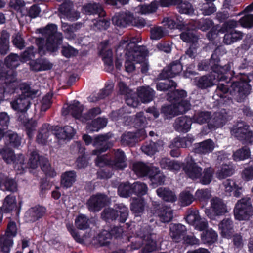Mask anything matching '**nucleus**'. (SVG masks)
<instances>
[{
	"label": "nucleus",
	"mask_w": 253,
	"mask_h": 253,
	"mask_svg": "<svg viewBox=\"0 0 253 253\" xmlns=\"http://www.w3.org/2000/svg\"><path fill=\"white\" fill-rule=\"evenodd\" d=\"M219 60L216 54L213 53L210 60V65L212 72L210 74L194 79V83L196 86L201 89L211 87L220 81L225 80L229 72L232 63H228L224 66L219 64Z\"/></svg>",
	"instance_id": "nucleus-1"
},
{
	"label": "nucleus",
	"mask_w": 253,
	"mask_h": 253,
	"mask_svg": "<svg viewBox=\"0 0 253 253\" xmlns=\"http://www.w3.org/2000/svg\"><path fill=\"white\" fill-rule=\"evenodd\" d=\"M21 62L19 56L11 53L5 59V64L8 70L4 69L0 64V93L3 96L14 92L17 83H16V73L14 69L18 67Z\"/></svg>",
	"instance_id": "nucleus-2"
},
{
	"label": "nucleus",
	"mask_w": 253,
	"mask_h": 253,
	"mask_svg": "<svg viewBox=\"0 0 253 253\" xmlns=\"http://www.w3.org/2000/svg\"><path fill=\"white\" fill-rule=\"evenodd\" d=\"M44 38H38L36 43L41 55H44L46 51H56L63 42V35L57 31V26L55 24H49L43 28L37 30Z\"/></svg>",
	"instance_id": "nucleus-3"
},
{
	"label": "nucleus",
	"mask_w": 253,
	"mask_h": 253,
	"mask_svg": "<svg viewBox=\"0 0 253 253\" xmlns=\"http://www.w3.org/2000/svg\"><path fill=\"white\" fill-rule=\"evenodd\" d=\"M187 96L184 90H175L168 93V99L174 103L170 105L164 106L162 113L166 118H171L179 114L183 113L190 108V103L183 99Z\"/></svg>",
	"instance_id": "nucleus-4"
},
{
	"label": "nucleus",
	"mask_w": 253,
	"mask_h": 253,
	"mask_svg": "<svg viewBox=\"0 0 253 253\" xmlns=\"http://www.w3.org/2000/svg\"><path fill=\"white\" fill-rule=\"evenodd\" d=\"M119 88L122 93L125 94V100L128 106L133 108L137 107L139 104L138 97L143 103L152 101L154 97L155 91L149 86H141L137 88V95L129 89L123 82L119 83Z\"/></svg>",
	"instance_id": "nucleus-5"
},
{
	"label": "nucleus",
	"mask_w": 253,
	"mask_h": 253,
	"mask_svg": "<svg viewBox=\"0 0 253 253\" xmlns=\"http://www.w3.org/2000/svg\"><path fill=\"white\" fill-rule=\"evenodd\" d=\"M138 39H131L126 46V61L125 64L126 71L128 73L133 72L135 67L133 62H140L147 55L148 50L145 46H137L139 42Z\"/></svg>",
	"instance_id": "nucleus-6"
},
{
	"label": "nucleus",
	"mask_w": 253,
	"mask_h": 253,
	"mask_svg": "<svg viewBox=\"0 0 253 253\" xmlns=\"http://www.w3.org/2000/svg\"><path fill=\"white\" fill-rule=\"evenodd\" d=\"M110 138L111 134L110 133L99 135L94 138L93 145L96 149L92 151V154L97 156L95 160V163L96 166L99 167H109L111 164L110 154L109 153L101 154L109 148Z\"/></svg>",
	"instance_id": "nucleus-7"
},
{
	"label": "nucleus",
	"mask_w": 253,
	"mask_h": 253,
	"mask_svg": "<svg viewBox=\"0 0 253 253\" xmlns=\"http://www.w3.org/2000/svg\"><path fill=\"white\" fill-rule=\"evenodd\" d=\"M22 94L14 98L11 102V108L15 111L26 112L31 105V100L37 94V91L31 90L30 86L26 84L20 85Z\"/></svg>",
	"instance_id": "nucleus-8"
},
{
	"label": "nucleus",
	"mask_w": 253,
	"mask_h": 253,
	"mask_svg": "<svg viewBox=\"0 0 253 253\" xmlns=\"http://www.w3.org/2000/svg\"><path fill=\"white\" fill-rule=\"evenodd\" d=\"M193 119L194 122L199 124L208 123L211 129L223 126L227 120L224 111L221 113H215L211 117L209 112H197L194 114Z\"/></svg>",
	"instance_id": "nucleus-9"
},
{
	"label": "nucleus",
	"mask_w": 253,
	"mask_h": 253,
	"mask_svg": "<svg viewBox=\"0 0 253 253\" xmlns=\"http://www.w3.org/2000/svg\"><path fill=\"white\" fill-rule=\"evenodd\" d=\"M132 169L138 176L148 175L153 184L160 185L164 183L165 176L156 168H150L144 163L136 162L133 164Z\"/></svg>",
	"instance_id": "nucleus-10"
},
{
	"label": "nucleus",
	"mask_w": 253,
	"mask_h": 253,
	"mask_svg": "<svg viewBox=\"0 0 253 253\" xmlns=\"http://www.w3.org/2000/svg\"><path fill=\"white\" fill-rule=\"evenodd\" d=\"M146 113L147 114L144 116H143V114L141 112L137 114L135 119L132 121V123L134 124L136 127H141L135 133L137 141L144 139L146 137V131L144 129V128L146 127V124L147 123L146 118L148 119L150 118L151 119L152 116H153V119H156L158 118L159 115L158 111L155 108L148 109Z\"/></svg>",
	"instance_id": "nucleus-11"
},
{
	"label": "nucleus",
	"mask_w": 253,
	"mask_h": 253,
	"mask_svg": "<svg viewBox=\"0 0 253 253\" xmlns=\"http://www.w3.org/2000/svg\"><path fill=\"white\" fill-rule=\"evenodd\" d=\"M238 24L239 22L237 21L229 20L224 23L222 27L218 30V33H226L223 39V42L225 44H231L243 38L244 34L242 32L232 29L237 27Z\"/></svg>",
	"instance_id": "nucleus-12"
},
{
	"label": "nucleus",
	"mask_w": 253,
	"mask_h": 253,
	"mask_svg": "<svg viewBox=\"0 0 253 253\" xmlns=\"http://www.w3.org/2000/svg\"><path fill=\"white\" fill-rule=\"evenodd\" d=\"M28 165L32 169L37 168L40 165L41 169L46 176L51 177L56 176V172L51 167L48 160L44 157L40 156L36 150L30 153Z\"/></svg>",
	"instance_id": "nucleus-13"
},
{
	"label": "nucleus",
	"mask_w": 253,
	"mask_h": 253,
	"mask_svg": "<svg viewBox=\"0 0 253 253\" xmlns=\"http://www.w3.org/2000/svg\"><path fill=\"white\" fill-rule=\"evenodd\" d=\"M18 231L16 223L13 221L8 222L4 234L0 236V251L3 253H9L13 244V238Z\"/></svg>",
	"instance_id": "nucleus-14"
},
{
	"label": "nucleus",
	"mask_w": 253,
	"mask_h": 253,
	"mask_svg": "<svg viewBox=\"0 0 253 253\" xmlns=\"http://www.w3.org/2000/svg\"><path fill=\"white\" fill-rule=\"evenodd\" d=\"M3 160L7 164H12L14 165V168L20 171L22 173L25 171L26 165L24 163V158L22 154H18L16 155L14 151L7 147H4L1 152Z\"/></svg>",
	"instance_id": "nucleus-15"
},
{
	"label": "nucleus",
	"mask_w": 253,
	"mask_h": 253,
	"mask_svg": "<svg viewBox=\"0 0 253 253\" xmlns=\"http://www.w3.org/2000/svg\"><path fill=\"white\" fill-rule=\"evenodd\" d=\"M234 212L236 219L240 221L248 220L253 215L250 199L245 198L239 200L236 205Z\"/></svg>",
	"instance_id": "nucleus-16"
},
{
	"label": "nucleus",
	"mask_w": 253,
	"mask_h": 253,
	"mask_svg": "<svg viewBox=\"0 0 253 253\" xmlns=\"http://www.w3.org/2000/svg\"><path fill=\"white\" fill-rule=\"evenodd\" d=\"M211 203V210L206 209L205 213L211 220H216L218 216L223 215L227 212L226 206L220 199L212 198Z\"/></svg>",
	"instance_id": "nucleus-17"
},
{
	"label": "nucleus",
	"mask_w": 253,
	"mask_h": 253,
	"mask_svg": "<svg viewBox=\"0 0 253 253\" xmlns=\"http://www.w3.org/2000/svg\"><path fill=\"white\" fill-rule=\"evenodd\" d=\"M249 126L243 122H239L231 130L232 135L246 143H252L250 139L253 132L249 129Z\"/></svg>",
	"instance_id": "nucleus-18"
},
{
	"label": "nucleus",
	"mask_w": 253,
	"mask_h": 253,
	"mask_svg": "<svg viewBox=\"0 0 253 253\" xmlns=\"http://www.w3.org/2000/svg\"><path fill=\"white\" fill-rule=\"evenodd\" d=\"M108 202L107 197L103 194L97 193L92 195L87 200L86 205L91 212H98Z\"/></svg>",
	"instance_id": "nucleus-19"
},
{
	"label": "nucleus",
	"mask_w": 253,
	"mask_h": 253,
	"mask_svg": "<svg viewBox=\"0 0 253 253\" xmlns=\"http://www.w3.org/2000/svg\"><path fill=\"white\" fill-rule=\"evenodd\" d=\"M183 170L187 176L193 180H198L201 176L202 169L199 167L192 158H187Z\"/></svg>",
	"instance_id": "nucleus-20"
},
{
	"label": "nucleus",
	"mask_w": 253,
	"mask_h": 253,
	"mask_svg": "<svg viewBox=\"0 0 253 253\" xmlns=\"http://www.w3.org/2000/svg\"><path fill=\"white\" fill-rule=\"evenodd\" d=\"M99 55L104 64L106 71L111 72V44L109 40L103 41L99 46Z\"/></svg>",
	"instance_id": "nucleus-21"
},
{
	"label": "nucleus",
	"mask_w": 253,
	"mask_h": 253,
	"mask_svg": "<svg viewBox=\"0 0 253 253\" xmlns=\"http://www.w3.org/2000/svg\"><path fill=\"white\" fill-rule=\"evenodd\" d=\"M137 235L143 239L145 241V246L143 250L144 252H151L157 249L156 243L153 239V235L149 234L147 225H145L143 231L140 229V231H138Z\"/></svg>",
	"instance_id": "nucleus-22"
},
{
	"label": "nucleus",
	"mask_w": 253,
	"mask_h": 253,
	"mask_svg": "<svg viewBox=\"0 0 253 253\" xmlns=\"http://www.w3.org/2000/svg\"><path fill=\"white\" fill-rule=\"evenodd\" d=\"M187 223L193 225L195 229L202 231L204 230L208 226V222L204 218L200 217L198 211H192L186 217Z\"/></svg>",
	"instance_id": "nucleus-23"
},
{
	"label": "nucleus",
	"mask_w": 253,
	"mask_h": 253,
	"mask_svg": "<svg viewBox=\"0 0 253 253\" xmlns=\"http://www.w3.org/2000/svg\"><path fill=\"white\" fill-rule=\"evenodd\" d=\"M83 111V106L78 101L74 100L67 106H64L62 109V114L67 115L71 114L74 118L79 119L81 121V115Z\"/></svg>",
	"instance_id": "nucleus-24"
},
{
	"label": "nucleus",
	"mask_w": 253,
	"mask_h": 253,
	"mask_svg": "<svg viewBox=\"0 0 253 253\" xmlns=\"http://www.w3.org/2000/svg\"><path fill=\"white\" fill-rule=\"evenodd\" d=\"M182 69V67L181 64L177 61H175L163 70L160 75L159 78L164 80L168 78H173L178 74Z\"/></svg>",
	"instance_id": "nucleus-25"
},
{
	"label": "nucleus",
	"mask_w": 253,
	"mask_h": 253,
	"mask_svg": "<svg viewBox=\"0 0 253 253\" xmlns=\"http://www.w3.org/2000/svg\"><path fill=\"white\" fill-rule=\"evenodd\" d=\"M221 236L223 238H231L234 232L233 223L229 218L224 219L218 225Z\"/></svg>",
	"instance_id": "nucleus-26"
},
{
	"label": "nucleus",
	"mask_w": 253,
	"mask_h": 253,
	"mask_svg": "<svg viewBox=\"0 0 253 253\" xmlns=\"http://www.w3.org/2000/svg\"><path fill=\"white\" fill-rule=\"evenodd\" d=\"M45 212V209L40 206H36L30 208L25 213L27 221L34 222L43 216Z\"/></svg>",
	"instance_id": "nucleus-27"
},
{
	"label": "nucleus",
	"mask_w": 253,
	"mask_h": 253,
	"mask_svg": "<svg viewBox=\"0 0 253 253\" xmlns=\"http://www.w3.org/2000/svg\"><path fill=\"white\" fill-rule=\"evenodd\" d=\"M192 120L186 116L177 118L174 124L175 130L180 132H187L191 128Z\"/></svg>",
	"instance_id": "nucleus-28"
},
{
	"label": "nucleus",
	"mask_w": 253,
	"mask_h": 253,
	"mask_svg": "<svg viewBox=\"0 0 253 253\" xmlns=\"http://www.w3.org/2000/svg\"><path fill=\"white\" fill-rule=\"evenodd\" d=\"M30 69L34 71L38 72L50 69L52 65L48 60L44 58H39L32 60L30 62Z\"/></svg>",
	"instance_id": "nucleus-29"
},
{
	"label": "nucleus",
	"mask_w": 253,
	"mask_h": 253,
	"mask_svg": "<svg viewBox=\"0 0 253 253\" xmlns=\"http://www.w3.org/2000/svg\"><path fill=\"white\" fill-rule=\"evenodd\" d=\"M85 126L88 132H97L104 128L107 124V120L104 118L99 117L91 122H87Z\"/></svg>",
	"instance_id": "nucleus-30"
},
{
	"label": "nucleus",
	"mask_w": 253,
	"mask_h": 253,
	"mask_svg": "<svg viewBox=\"0 0 253 253\" xmlns=\"http://www.w3.org/2000/svg\"><path fill=\"white\" fill-rule=\"evenodd\" d=\"M214 147L215 144L213 141L211 139H207L196 144L194 150L196 153L207 154L211 152Z\"/></svg>",
	"instance_id": "nucleus-31"
},
{
	"label": "nucleus",
	"mask_w": 253,
	"mask_h": 253,
	"mask_svg": "<svg viewBox=\"0 0 253 253\" xmlns=\"http://www.w3.org/2000/svg\"><path fill=\"white\" fill-rule=\"evenodd\" d=\"M17 183L11 178L6 177L2 173H0V188L2 190L15 192L17 190Z\"/></svg>",
	"instance_id": "nucleus-32"
},
{
	"label": "nucleus",
	"mask_w": 253,
	"mask_h": 253,
	"mask_svg": "<svg viewBox=\"0 0 253 253\" xmlns=\"http://www.w3.org/2000/svg\"><path fill=\"white\" fill-rule=\"evenodd\" d=\"M185 231V227L181 224L170 225V235L176 242H178L181 240Z\"/></svg>",
	"instance_id": "nucleus-33"
},
{
	"label": "nucleus",
	"mask_w": 253,
	"mask_h": 253,
	"mask_svg": "<svg viewBox=\"0 0 253 253\" xmlns=\"http://www.w3.org/2000/svg\"><path fill=\"white\" fill-rule=\"evenodd\" d=\"M163 145V142L162 141H159L157 143L150 142L143 145L141 147V150L147 155H152L156 152L162 150Z\"/></svg>",
	"instance_id": "nucleus-34"
},
{
	"label": "nucleus",
	"mask_w": 253,
	"mask_h": 253,
	"mask_svg": "<svg viewBox=\"0 0 253 253\" xmlns=\"http://www.w3.org/2000/svg\"><path fill=\"white\" fill-rule=\"evenodd\" d=\"M181 30L184 31L180 34L181 39L184 42L195 43L197 42L198 38L194 33L193 27L190 29L187 26L184 25Z\"/></svg>",
	"instance_id": "nucleus-35"
},
{
	"label": "nucleus",
	"mask_w": 253,
	"mask_h": 253,
	"mask_svg": "<svg viewBox=\"0 0 253 253\" xmlns=\"http://www.w3.org/2000/svg\"><path fill=\"white\" fill-rule=\"evenodd\" d=\"M132 17L130 14L124 12L117 13L112 19L115 25L123 27L132 23Z\"/></svg>",
	"instance_id": "nucleus-36"
},
{
	"label": "nucleus",
	"mask_w": 253,
	"mask_h": 253,
	"mask_svg": "<svg viewBox=\"0 0 253 253\" xmlns=\"http://www.w3.org/2000/svg\"><path fill=\"white\" fill-rule=\"evenodd\" d=\"M10 121V118L8 114L5 112L0 113V141L4 136L5 130L7 129ZM3 147L0 145V156Z\"/></svg>",
	"instance_id": "nucleus-37"
},
{
	"label": "nucleus",
	"mask_w": 253,
	"mask_h": 253,
	"mask_svg": "<svg viewBox=\"0 0 253 253\" xmlns=\"http://www.w3.org/2000/svg\"><path fill=\"white\" fill-rule=\"evenodd\" d=\"M76 180V173L74 171H68L63 173L61 177V184L65 188L71 187Z\"/></svg>",
	"instance_id": "nucleus-38"
},
{
	"label": "nucleus",
	"mask_w": 253,
	"mask_h": 253,
	"mask_svg": "<svg viewBox=\"0 0 253 253\" xmlns=\"http://www.w3.org/2000/svg\"><path fill=\"white\" fill-rule=\"evenodd\" d=\"M51 133L52 131L49 128V125H43L37 136V142L41 144H45Z\"/></svg>",
	"instance_id": "nucleus-39"
},
{
	"label": "nucleus",
	"mask_w": 253,
	"mask_h": 253,
	"mask_svg": "<svg viewBox=\"0 0 253 253\" xmlns=\"http://www.w3.org/2000/svg\"><path fill=\"white\" fill-rule=\"evenodd\" d=\"M217 232L211 228L206 230L201 234V240L204 244H213L217 241Z\"/></svg>",
	"instance_id": "nucleus-40"
},
{
	"label": "nucleus",
	"mask_w": 253,
	"mask_h": 253,
	"mask_svg": "<svg viewBox=\"0 0 253 253\" xmlns=\"http://www.w3.org/2000/svg\"><path fill=\"white\" fill-rule=\"evenodd\" d=\"M126 158L124 153L117 150L115 153V159L113 164H112V167H113L118 169H123L126 166Z\"/></svg>",
	"instance_id": "nucleus-41"
},
{
	"label": "nucleus",
	"mask_w": 253,
	"mask_h": 253,
	"mask_svg": "<svg viewBox=\"0 0 253 253\" xmlns=\"http://www.w3.org/2000/svg\"><path fill=\"white\" fill-rule=\"evenodd\" d=\"M145 203L143 199L140 197L133 198L131 209L135 214V216H139L143 212Z\"/></svg>",
	"instance_id": "nucleus-42"
},
{
	"label": "nucleus",
	"mask_w": 253,
	"mask_h": 253,
	"mask_svg": "<svg viewBox=\"0 0 253 253\" xmlns=\"http://www.w3.org/2000/svg\"><path fill=\"white\" fill-rule=\"evenodd\" d=\"M83 10L86 14H98L99 16L104 15L102 6L98 3L88 4L83 7Z\"/></svg>",
	"instance_id": "nucleus-43"
},
{
	"label": "nucleus",
	"mask_w": 253,
	"mask_h": 253,
	"mask_svg": "<svg viewBox=\"0 0 253 253\" xmlns=\"http://www.w3.org/2000/svg\"><path fill=\"white\" fill-rule=\"evenodd\" d=\"M75 224L78 229L84 230L89 227L90 220L86 215L80 214L76 217Z\"/></svg>",
	"instance_id": "nucleus-44"
},
{
	"label": "nucleus",
	"mask_w": 253,
	"mask_h": 253,
	"mask_svg": "<svg viewBox=\"0 0 253 253\" xmlns=\"http://www.w3.org/2000/svg\"><path fill=\"white\" fill-rule=\"evenodd\" d=\"M9 34L6 31L1 33L0 38V53L5 55L9 50Z\"/></svg>",
	"instance_id": "nucleus-45"
},
{
	"label": "nucleus",
	"mask_w": 253,
	"mask_h": 253,
	"mask_svg": "<svg viewBox=\"0 0 253 253\" xmlns=\"http://www.w3.org/2000/svg\"><path fill=\"white\" fill-rule=\"evenodd\" d=\"M16 198L13 195L7 196L3 202L2 209L5 212H8L16 208Z\"/></svg>",
	"instance_id": "nucleus-46"
},
{
	"label": "nucleus",
	"mask_w": 253,
	"mask_h": 253,
	"mask_svg": "<svg viewBox=\"0 0 253 253\" xmlns=\"http://www.w3.org/2000/svg\"><path fill=\"white\" fill-rule=\"evenodd\" d=\"M160 165L163 169L177 171L180 169V165L175 161H172L168 158H163L160 162Z\"/></svg>",
	"instance_id": "nucleus-47"
},
{
	"label": "nucleus",
	"mask_w": 253,
	"mask_h": 253,
	"mask_svg": "<svg viewBox=\"0 0 253 253\" xmlns=\"http://www.w3.org/2000/svg\"><path fill=\"white\" fill-rule=\"evenodd\" d=\"M128 212L127 208L123 205L120 206L119 210L115 211L112 209V219H113V218L116 219L119 215L120 221L125 222L127 218Z\"/></svg>",
	"instance_id": "nucleus-48"
},
{
	"label": "nucleus",
	"mask_w": 253,
	"mask_h": 253,
	"mask_svg": "<svg viewBox=\"0 0 253 253\" xmlns=\"http://www.w3.org/2000/svg\"><path fill=\"white\" fill-rule=\"evenodd\" d=\"M213 174V170L209 167L204 169L201 172V176L199 178V182L203 185L209 184L212 180Z\"/></svg>",
	"instance_id": "nucleus-49"
},
{
	"label": "nucleus",
	"mask_w": 253,
	"mask_h": 253,
	"mask_svg": "<svg viewBox=\"0 0 253 253\" xmlns=\"http://www.w3.org/2000/svg\"><path fill=\"white\" fill-rule=\"evenodd\" d=\"M158 5L155 2H152L149 5H140L136 8V12L141 14H147L156 11Z\"/></svg>",
	"instance_id": "nucleus-50"
},
{
	"label": "nucleus",
	"mask_w": 253,
	"mask_h": 253,
	"mask_svg": "<svg viewBox=\"0 0 253 253\" xmlns=\"http://www.w3.org/2000/svg\"><path fill=\"white\" fill-rule=\"evenodd\" d=\"M157 193L160 197H161L166 201L174 202L176 199V197L174 193L171 191L166 189V188H158L157 190Z\"/></svg>",
	"instance_id": "nucleus-51"
},
{
	"label": "nucleus",
	"mask_w": 253,
	"mask_h": 253,
	"mask_svg": "<svg viewBox=\"0 0 253 253\" xmlns=\"http://www.w3.org/2000/svg\"><path fill=\"white\" fill-rule=\"evenodd\" d=\"M166 22L168 27L170 29L177 28L181 30L184 25L183 19L179 16H176L175 19L168 18Z\"/></svg>",
	"instance_id": "nucleus-52"
},
{
	"label": "nucleus",
	"mask_w": 253,
	"mask_h": 253,
	"mask_svg": "<svg viewBox=\"0 0 253 253\" xmlns=\"http://www.w3.org/2000/svg\"><path fill=\"white\" fill-rule=\"evenodd\" d=\"M233 174V166L229 165L224 164L222 165L220 169L217 172L216 175L219 179H223L226 177L232 175Z\"/></svg>",
	"instance_id": "nucleus-53"
},
{
	"label": "nucleus",
	"mask_w": 253,
	"mask_h": 253,
	"mask_svg": "<svg viewBox=\"0 0 253 253\" xmlns=\"http://www.w3.org/2000/svg\"><path fill=\"white\" fill-rule=\"evenodd\" d=\"M101 113V110L99 107L91 108L82 115V117L81 118V121L82 122L86 123L100 114Z\"/></svg>",
	"instance_id": "nucleus-54"
},
{
	"label": "nucleus",
	"mask_w": 253,
	"mask_h": 253,
	"mask_svg": "<svg viewBox=\"0 0 253 253\" xmlns=\"http://www.w3.org/2000/svg\"><path fill=\"white\" fill-rule=\"evenodd\" d=\"M161 220L163 222H169L173 217L172 210L169 207H165L158 213Z\"/></svg>",
	"instance_id": "nucleus-55"
},
{
	"label": "nucleus",
	"mask_w": 253,
	"mask_h": 253,
	"mask_svg": "<svg viewBox=\"0 0 253 253\" xmlns=\"http://www.w3.org/2000/svg\"><path fill=\"white\" fill-rule=\"evenodd\" d=\"M250 156V151L249 148L245 147L240 149L234 153L233 159L235 161H241L246 159Z\"/></svg>",
	"instance_id": "nucleus-56"
},
{
	"label": "nucleus",
	"mask_w": 253,
	"mask_h": 253,
	"mask_svg": "<svg viewBox=\"0 0 253 253\" xmlns=\"http://www.w3.org/2000/svg\"><path fill=\"white\" fill-rule=\"evenodd\" d=\"M77 25H69L66 23L62 22V30L64 32L66 38L72 40L74 39V32L76 29Z\"/></svg>",
	"instance_id": "nucleus-57"
},
{
	"label": "nucleus",
	"mask_w": 253,
	"mask_h": 253,
	"mask_svg": "<svg viewBox=\"0 0 253 253\" xmlns=\"http://www.w3.org/2000/svg\"><path fill=\"white\" fill-rule=\"evenodd\" d=\"M212 21L209 19H203L200 21L194 22L193 29L196 28L204 31L208 30L212 26Z\"/></svg>",
	"instance_id": "nucleus-58"
},
{
	"label": "nucleus",
	"mask_w": 253,
	"mask_h": 253,
	"mask_svg": "<svg viewBox=\"0 0 253 253\" xmlns=\"http://www.w3.org/2000/svg\"><path fill=\"white\" fill-rule=\"evenodd\" d=\"M36 49L33 46L27 47L21 54L20 58L22 62H26L35 57Z\"/></svg>",
	"instance_id": "nucleus-59"
},
{
	"label": "nucleus",
	"mask_w": 253,
	"mask_h": 253,
	"mask_svg": "<svg viewBox=\"0 0 253 253\" xmlns=\"http://www.w3.org/2000/svg\"><path fill=\"white\" fill-rule=\"evenodd\" d=\"M176 5H178V10L181 13L191 15L194 13V9L191 4L187 1H183L181 0V2Z\"/></svg>",
	"instance_id": "nucleus-60"
},
{
	"label": "nucleus",
	"mask_w": 253,
	"mask_h": 253,
	"mask_svg": "<svg viewBox=\"0 0 253 253\" xmlns=\"http://www.w3.org/2000/svg\"><path fill=\"white\" fill-rule=\"evenodd\" d=\"M132 192V185L128 183L121 184L118 187V193L121 197H128Z\"/></svg>",
	"instance_id": "nucleus-61"
},
{
	"label": "nucleus",
	"mask_w": 253,
	"mask_h": 253,
	"mask_svg": "<svg viewBox=\"0 0 253 253\" xmlns=\"http://www.w3.org/2000/svg\"><path fill=\"white\" fill-rule=\"evenodd\" d=\"M92 22V28L95 31L105 30L109 26V21L104 18H100L98 20L94 19Z\"/></svg>",
	"instance_id": "nucleus-62"
},
{
	"label": "nucleus",
	"mask_w": 253,
	"mask_h": 253,
	"mask_svg": "<svg viewBox=\"0 0 253 253\" xmlns=\"http://www.w3.org/2000/svg\"><path fill=\"white\" fill-rule=\"evenodd\" d=\"M194 201V197L189 191L182 192L179 196V201L183 206H186L191 204Z\"/></svg>",
	"instance_id": "nucleus-63"
},
{
	"label": "nucleus",
	"mask_w": 253,
	"mask_h": 253,
	"mask_svg": "<svg viewBox=\"0 0 253 253\" xmlns=\"http://www.w3.org/2000/svg\"><path fill=\"white\" fill-rule=\"evenodd\" d=\"M133 192L137 195H145L147 191V185L142 182H136L132 185Z\"/></svg>",
	"instance_id": "nucleus-64"
}]
</instances>
